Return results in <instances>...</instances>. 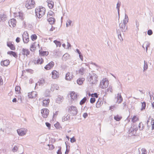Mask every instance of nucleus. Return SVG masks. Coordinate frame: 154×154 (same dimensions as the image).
Listing matches in <instances>:
<instances>
[{
	"mask_svg": "<svg viewBox=\"0 0 154 154\" xmlns=\"http://www.w3.org/2000/svg\"><path fill=\"white\" fill-rule=\"evenodd\" d=\"M141 104L142 105L141 110L142 111L145 109L146 106V103L145 102H142Z\"/></svg>",
	"mask_w": 154,
	"mask_h": 154,
	"instance_id": "c9c22d12",
	"label": "nucleus"
},
{
	"mask_svg": "<svg viewBox=\"0 0 154 154\" xmlns=\"http://www.w3.org/2000/svg\"><path fill=\"white\" fill-rule=\"evenodd\" d=\"M8 54H9L11 55H12L13 57L15 58H17V55L16 52L13 51H9L7 53Z\"/></svg>",
	"mask_w": 154,
	"mask_h": 154,
	"instance_id": "cd10ccee",
	"label": "nucleus"
},
{
	"mask_svg": "<svg viewBox=\"0 0 154 154\" xmlns=\"http://www.w3.org/2000/svg\"><path fill=\"white\" fill-rule=\"evenodd\" d=\"M22 38L23 42L25 43H27L29 40V34L27 32L25 31L22 35Z\"/></svg>",
	"mask_w": 154,
	"mask_h": 154,
	"instance_id": "423d86ee",
	"label": "nucleus"
},
{
	"mask_svg": "<svg viewBox=\"0 0 154 154\" xmlns=\"http://www.w3.org/2000/svg\"><path fill=\"white\" fill-rule=\"evenodd\" d=\"M7 45L12 50H14L15 49V48L14 45L10 42H8L7 43Z\"/></svg>",
	"mask_w": 154,
	"mask_h": 154,
	"instance_id": "b1692460",
	"label": "nucleus"
},
{
	"mask_svg": "<svg viewBox=\"0 0 154 154\" xmlns=\"http://www.w3.org/2000/svg\"><path fill=\"white\" fill-rule=\"evenodd\" d=\"M52 77L53 79H56L59 77V73L56 70H54L51 72Z\"/></svg>",
	"mask_w": 154,
	"mask_h": 154,
	"instance_id": "9d476101",
	"label": "nucleus"
},
{
	"mask_svg": "<svg viewBox=\"0 0 154 154\" xmlns=\"http://www.w3.org/2000/svg\"><path fill=\"white\" fill-rule=\"evenodd\" d=\"M48 14H49L50 16H53L54 15V13L51 11L48 12Z\"/></svg>",
	"mask_w": 154,
	"mask_h": 154,
	"instance_id": "e2e57ef3",
	"label": "nucleus"
},
{
	"mask_svg": "<svg viewBox=\"0 0 154 154\" xmlns=\"http://www.w3.org/2000/svg\"><path fill=\"white\" fill-rule=\"evenodd\" d=\"M115 108V105L111 106L109 107V109L111 110L112 111L114 110V109Z\"/></svg>",
	"mask_w": 154,
	"mask_h": 154,
	"instance_id": "338daca9",
	"label": "nucleus"
},
{
	"mask_svg": "<svg viewBox=\"0 0 154 154\" xmlns=\"http://www.w3.org/2000/svg\"><path fill=\"white\" fill-rule=\"evenodd\" d=\"M117 33L118 34V38H119V39L120 40H122V41H123V38L122 36V35H121V33H120L119 32H118V31H117Z\"/></svg>",
	"mask_w": 154,
	"mask_h": 154,
	"instance_id": "a18cd8bd",
	"label": "nucleus"
},
{
	"mask_svg": "<svg viewBox=\"0 0 154 154\" xmlns=\"http://www.w3.org/2000/svg\"><path fill=\"white\" fill-rule=\"evenodd\" d=\"M7 17L6 15L5 14H0V22H3L5 21L6 20Z\"/></svg>",
	"mask_w": 154,
	"mask_h": 154,
	"instance_id": "4be33fe9",
	"label": "nucleus"
},
{
	"mask_svg": "<svg viewBox=\"0 0 154 154\" xmlns=\"http://www.w3.org/2000/svg\"><path fill=\"white\" fill-rule=\"evenodd\" d=\"M85 80V79L83 78H79L77 80V83L79 85H81L83 83V82Z\"/></svg>",
	"mask_w": 154,
	"mask_h": 154,
	"instance_id": "c756f323",
	"label": "nucleus"
},
{
	"mask_svg": "<svg viewBox=\"0 0 154 154\" xmlns=\"http://www.w3.org/2000/svg\"><path fill=\"white\" fill-rule=\"evenodd\" d=\"M31 39L32 41H34L37 38V36L35 34L32 35L31 36Z\"/></svg>",
	"mask_w": 154,
	"mask_h": 154,
	"instance_id": "37998d69",
	"label": "nucleus"
},
{
	"mask_svg": "<svg viewBox=\"0 0 154 154\" xmlns=\"http://www.w3.org/2000/svg\"><path fill=\"white\" fill-rule=\"evenodd\" d=\"M45 12V8L43 7L36 9L35 10V14L39 18H41L44 15Z\"/></svg>",
	"mask_w": 154,
	"mask_h": 154,
	"instance_id": "f03ea898",
	"label": "nucleus"
},
{
	"mask_svg": "<svg viewBox=\"0 0 154 154\" xmlns=\"http://www.w3.org/2000/svg\"><path fill=\"white\" fill-rule=\"evenodd\" d=\"M45 83V80L44 79H42L41 80H40L36 84V86L38 84L39 85H43V84Z\"/></svg>",
	"mask_w": 154,
	"mask_h": 154,
	"instance_id": "72a5a7b5",
	"label": "nucleus"
},
{
	"mask_svg": "<svg viewBox=\"0 0 154 154\" xmlns=\"http://www.w3.org/2000/svg\"><path fill=\"white\" fill-rule=\"evenodd\" d=\"M35 2L34 0H27L25 6L28 9H30L34 7Z\"/></svg>",
	"mask_w": 154,
	"mask_h": 154,
	"instance_id": "20e7f679",
	"label": "nucleus"
},
{
	"mask_svg": "<svg viewBox=\"0 0 154 154\" xmlns=\"http://www.w3.org/2000/svg\"><path fill=\"white\" fill-rule=\"evenodd\" d=\"M10 61L9 60H6L1 62V65L4 66H7L9 64Z\"/></svg>",
	"mask_w": 154,
	"mask_h": 154,
	"instance_id": "412c9836",
	"label": "nucleus"
},
{
	"mask_svg": "<svg viewBox=\"0 0 154 154\" xmlns=\"http://www.w3.org/2000/svg\"><path fill=\"white\" fill-rule=\"evenodd\" d=\"M63 99V98L62 96L59 95L56 99V102L58 103H60L62 102Z\"/></svg>",
	"mask_w": 154,
	"mask_h": 154,
	"instance_id": "5701e85b",
	"label": "nucleus"
},
{
	"mask_svg": "<svg viewBox=\"0 0 154 154\" xmlns=\"http://www.w3.org/2000/svg\"><path fill=\"white\" fill-rule=\"evenodd\" d=\"M45 124L47 127L49 129L51 128V125L50 123L48 122H46Z\"/></svg>",
	"mask_w": 154,
	"mask_h": 154,
	"instance_id": "052dcab7",
	"label": "nucleus"
},
{
	"mask_svg": "<svg viewBox=\"0 0 154 154\" xmlns=\"http://www.w3.org/2000/svg\"><path fill=\"white\" fill-rule=\"evenodd\" d=\"M121 3L120 2H118L117 3V5H116V8L118 10V13L119 15V8H120V7L121 5Z\"/></svg>",
	"mask_w": 154,
	"mask_h": 154,
	"instance_id": "c03bdc74",
	"label": "nucleus"
},
{
	"mask_svg": "<svg viewBox=\"0 0 154 154\" xmlns=\"http://www.w3.org/2000/svg\"><path fill=\"white\" fill-rule=\"evenodd\" d=\"M39 54L41 56L47 55L48 54V53H47L46 51H41L39 50Z\"/></svg>",
	"mask_w": 154,
	"mask_h": 154,
	"instance_id": "e433bc0d",
	"label": "nucleus"
},
{
	"mask_svg": "<svg viewBox=\"0 0 154 154\" xmlns=\"http://www.w3.org/2000/svg\"><path fill=\"white\" fill-rule=\"evenodd\" d=\"M98 76L95 73L91 72L89 73L88 76V80L90 84H95L97 82Z\"/></svg>",
	"mask_w": 154,
	"mask_h": 154,
	"instance_id": "f257e3e1",
	"label": "nucleus"
},
{
	"mask_svg": "<svg viewBox=\"0 0 154 154\" xmlns=\"http://www.w3.org/2000/svg\"><path fill=\"white\" fill-rule=\"evenodd\" d=\"M36 43V42L33 43L31 45L30 48V50L32 52H34L35 50V44Z\"/></svg>",
	"mask_w": 154,
	"mask_h": 154,
	"instance_id": "2f4dec72",
	"label": "nucleus"
},
{
	"mask_svg": "<svg viewBox=\"0 0 154 154\" xmlns=\"http://www.w3.org/2000/svg\"><path fill=\"white\" fill-rule=\"evenodd\" d=\"M70 97L71 98V100L72 103L73 101L75 102L77 100V94L74 92H72L70 94Z\"/></svg>",
	"mask_w": 154,
	"mask_h": 154,
	"instance_id": "1a4fd4ad",
	"label": "nucleus"
},
{
	"mask_svg": "<svg viewBox=\"0 0 154 154\" xmlns=\"http://www.w3.org/2000/svg\"><path fill=\"white\" fill-rule=\"evenodd\" d=\"M47 2L48 3V5L50 9H52L54 6V3L51 0H47Z\"/></svg>",
	"mask_w": 154,
	"mask_h": 154,
	"instance_id": "aec40b11",
	"label": "nucleus"
},
{
	"mask_svg": "<svg viewBox=\"0 0 154 154\" xmlns=\"http://www.w3.org/2000/svg\"><path fill=\"white\" fill-rule=\"evenodd\" d=\"M91 96L92 97H94L96 98L98 97V95L97 93H95L94 94H92L91 95Z\"/></svg>",
	"mask_w": 154,
	"mask_h": 154,
	"instance_id": "0e129e2a",
	"label": "nucleus"
},
{
	"mask_svg": "<svg viewBox=\"0 0 154 154\" xmlns=\"http://www.w3.org/2000/svg\"><path fill=\"white\" fill-rule=\"evenodd\" d=\"M95 101V99L94 97L91 98L90 99V102L91 103H94Z\"/></svg>",
	"mask_w": 154,
	"mask_h": 154,
	"instance_id": "864d4df0",
	"label": "nucleus"
},
{
	"mask_svg": "<svg viewBox=\"0 0 154 154\" xmlns=\"http://www.w3.org/2000/svg\"><path fill=\"white\" fill-rule=\"evenodd\" d=\"M19 146H20L18 144L15 145L12 149V151L13 152H17L19 148Z\"/></svg>",
	"mask_w": 154,
	"mask_h": 154,
	"instance_id": "7c9ffc66",
	"label": "nucleus"
},
{
	"mask_svg": "<svg viewBox=\"0 0 154 154\" xmlns=\"http://www.w3.org/2000/svg\"><path fill=\"white\" fill-rule=\"evenodd\" d=\"M108 85L109 81L106 79H103L100 82V87L103 89L105 88L108 86Z\"/></svg>",
	"mask_w": 154,
	"mask_h": 154,
	"instance_id": "39448f33",
	"label": "nucleus"
},
{
	"mask_svg": "<svg viewBox=\"0 0 154 154\" xmlns=\"http://www.w3.org/2000/svg\"><path fill=\"white\" fill-rule=\"evenodd\" d=\"M48 21L51 25H52L55 23V19L54 18L51 17L48 19Z\"/></svg>",
	"mask_w": 154,
	"mask_h": 154,
	"instance_id": "393cba45",
	"label": "nucleus"
},
{
	"mask_svg": "<svg viewBox=\"0 0 154 154\" xmlns=\"http://www.w3.org/2000/svg\"><path fill=\"white\" fill-rule=\"evenodd\" d=\"M70 141L71 143H73L76 141V140L74 137H72L71 138Z\"/></svg>",
	"mask_w": 154,
	"mask_h": 154,
	"instance_id": "13d9d810",
	"label": "nucleus"
},
{
	"mask_svg": "<svg viewBox=\"0 0 154 154\" xmlns=\"http://www.w3.org/2000/svg\"><path fill=\"white\" fill-rule=\"evenodd\" d=\"M122 109H124L126 106V104L125 102H124L123 103V104L122 105Z\"/></svg>",
	"mask_w": 154,
	"mask_h": 154,
	"instance_id": "774afa93",
	"label": "nucleus"
},
{
	"mask_svg": "<svg viewBox=\"0 0 154 154\" xmlns=\"http://www.w3.org/2000/svg\"><path fill=\"white\" fill-rule=\"evenodd\" d=\"M48 146L50 150H52L54 148V146L52 144H49Z\"/></svg>",
	"mask_w": 154,
	"mask_h": 154,
	"instance_id": "603ef678",
	"label": "nucleus"
},
{
	"mask_svg": "<svg viewBox=\"0 0 154 154\" xmlns=\"http://www.w3.org/2000/svg\"><path fill=\"white\" fill-rule=\"evenodd\" d=\"M120 29L122 32H125L127 29V26L124 23H120L119 24Z\"/></svg>",
	"mask_w": 154,
	"mask_h": 154,
	"instance_id": "f8f14e48",
	"label": "nucleus"
},
{
	"mask_svg": "<svg viewBox=\"0 0 154 154\" xmlns=\"http://www.w3.org/2000/svg\"><path fill=\"white\" fill-rule=\"evenodd\" d=\"M54 42L55 43V44L56 45V46L57 47V46L60 47L61 45V43L59 41H58L56 40H55L54 41Z\"/></svg>",
	"mask_w": 154,
	"mask_h": 154,
	"instance_id": "58836bf2",
	"label": "nucleus"
},
{
	"mask_svg": "<svg viewBox=\"0 0 154 154\" xmlns=\"http://www.w3.org/2000/svg\"><path fill=\"white\" fill-rule=\"evenodd\" d=\"M69 55L68 54H65L63 56V58L65 60L69 58Z\"/></svg>",
	"mask_w": 154,
	"mask_h": 154,
	"instance_id": "a19ab883",
	"label": "nucleus"
},
{
	"mask_svg": "<svg viewBox=\"0 0 154 154\" xmlns=\"http://www.w3.org/2000/svg\"><path fill=\"white\" fill-rule=\"evenodd\" d=\"M100 103L101 102H100L98 100L96 104V107L97 108H99L100 106Z\"/></svg>",
	"mask_w": 154,
	"mask_h": 154,
	"instance_id": "3c124183",
	"label": "nucleus"
},
{
	"mask_svg": "<svg viewBox=\"0 0 154 154\" xmlns=\"http://www.w3.org/2000/svg\"><path fill=\"white\" fill-rule=\"evenodd\" d=\"M142 154H146V149H142Z\"/></svg>",
	"mask_w": 154,
	"mask_h": 154,
	"instance_id": "69168bd1",
	"label": "nucleus"
},
{
	"mask_svg": "<svg viewBox=\"0 0 154 154\" xmlns=\"http://www.w3.org/2000/svg\"><path fill=\"white\" fill-rule=\"evenodd\" d=\"M29 51L28 49L24 48L22 49L21 52V53L22 55H26L27 56L29 54Z\"/></svg>",
	"mask_w": 154,
	"mask_h": 154,
	"instance_id": "f3484780",
	"label": "nucleus"
},
{
	"mask_svg": "<svg viewBox=\"0 0 154 154\" xmlns=\"http://www.w3.org/2000/svg\"><path fill=\"white\" fill-rule=\"evenodd\" d=\"M41 113L44 118H46L49 114V110L46 108L43 109L41 110Z\"/></svg>",
	"mask_w": 154,
	"mask_h": 154,
	"instance_id": "6e6552de",
	"label": "nucleus"
},
{
	"mask_svg": "<svg viewBox=\"0 0 154 154\" xmlns=\"http://www.w3.org/2000/svg\"><path fill=\"white\" fill-rule=\"evenodd\" d=\"M59 89V87L56 84H54L52 86L51 90V91H54V90H58Z\"/></svg>",
	"mask_w": 154,
	"mask_h": 154,
	"instance_id": "bb28decb",
	"label": "nucleus"
},
{
	"mask_svg": "<svg viewBox=\"0 0 154 154\" xmlns=\"http://www.w3.org/2000/svg\"><path fill=\"white\" fill-rule=\"evenodd\" d=\"M36 95V92L33 91L28 93V95L29 98H33L35 97Z\"/></svg>",
	"mask_w": 154,
	"mask_h": 154,
	"instance_id": "a211bd4d",
	"label": "nucleus"
},
{
	"mask_svg": "<svg viewBox=\"0 0 154 154\" xmlns=\"http://www.w3.org/2000/svg\"><path fill=\"white\" fill-rule=\"evenodd\" d=\"M68 112L72 116L76 115L78 113V109L75 106H71L68 109Z\"/></svg>",
	"mask_w": 154,
	"mask_h": 154,
	"instance_id": "7ed1b4c3",
	"label": "nucleus"
},
{
	"mask_svg": "<svg viewBox=\"0 0 154 154\" xmlns=\"http://www.w3.org/2000/svg\"><path fill=\"white\" fill-rule=\"evenodd\" d=\"M20 88L19 86H17L15 88V90L16 92H17L18 93L20 92Z\"/></svg>",
	"mask_w": 154,
	"mask_h": 154,
	"instance_id": "de8ad7c7",
	"label": "nucleus"
},
{
	"mask_svg": "<svg viewBox=\"0 0 154 154\" xmlns=\"http://www.w3.org/2000/svg\"><path fill=\"white\" fill-rule=\"evenodd\" d=\"M54 126L57 128H59L60 127V124L59 123H57L55 124Z\"/></svg>",
	"mask_w": 154,
	"mask_h": 154,
	"instance_id": "680f3d73",
	"label": "nucleus"
},
{
	"mask_svg": "<svg viewBox=\"0 0 154 154\" xmlns=\"http://www.w3.org/2000/svg\"><path fill=\"white\" fill-rule=\"evenodd\" d=\"M54 65V62L53 61H51L45 67V69L46 70H49L53 68Z\"/></svg>",
	"mask_w": 154,
	"mask_h": 154,
	"instance_id": "ddd939ff",
	"label": "nucleus"
},
{
	"mask_svg": "<svg viewBox=\"0 0 154 154\" xmlns=\"http://www.w3.org/2000/svg\"><path fill=\"white\" fill-rule=\"evenodd\" d=\"M152 125V130H153L154 129V120H152L151 122Z\"/></svg>",
	"mask_w": 154,
	"mask_h": 154,
	"instance_id": "4d7b16f0",
	"label": "nucleus"
},
{
	"mask_svg": "<svg viewBox=\"0 0 154 154\" xmlns=\"http://www.w3.org/2000/svg\"><path fill=\"white\" fill-rule=\"evenodd\" d=\"M70 119L69 115H65L62 118V121L63 122L69 120Z\"/></svg>",
	"mask_w": 154,
	"mask_h": 154,
	"instance_id": "c85d7f7f",
	"label": "nucleus"
},
{
	"mask_svg": "<svg viewBox=\"0 0 154 154\" xmlns=\"http://www.w3.org/2000/svg\"><path fill=\"white\" fill-rule=\"evenodd\" d=\"M116 98H117L116 103L119 104L121 103L122 102L123 99L120 94L118 93L117 94Z\"/></svg>",
	"mask_w": 154,
	"mask_h": 154,
	"instance_id": "6ab92c4d",
	"label": "nucleus"
},
{
	"mask_svg": "<svg viewBox=\"0 0 154 154\" xmlns=\"http://www.w3.org/2000/svg\"><path fill=\"white\" fill-rule=\"evenodd\" d=\"M147 34L149 35H151L152 34V32L151 29H149L148 30Z\"/></svg>",
	"mask_w": 154,
	"mask_h": 154,
	"instance_id": "6e6d98bb",
	"label": "nucleus"
},
{
	"mask_svg": "<svg viewBox=\"0 0 154 154\" xmlns=\"http://www.w3.org/2000/svg\"><path fill=\"white\" fill-rule=\"evenodd\" d=\"M65 144L66 145V151L65 152V154H68L69 152V149H68L67 145L66 144V142H65Z\"/></svg>",
	"mask_w": 154,
	"mask_h": 154,
	"instance_id": "5fc2aeb1",
	"label": "nucleus"
},
{
	"mask_svg": "<svg viewBox=\"0 0 154 154\" xmlns=\"http://www.w3.org/2000/svg\"><path fill=\"white\" fill-rule=\"evenodd\" d=\"M72 22L71 20H68L66 22V26L68 27L70 25Z\"/></svg>",
	"mask_w": 154,
	"mask_h": 154,
	"instance_id": "49530a36",
	"label": "nucleus"
},
{
	"mask_svg": "<svg viewBox=\"0 0 154 154\" xmlns=\"http://www.w3.org/2000/svg\"><path fill=\"white\" fill-rule=\"evenodd\" d=\"M122 118V117L119 116L118 115L115 116L114 118V119L117 121H119Z\"/></svg>",
	"mask_w": 154,
	"mask_h": 154,
	"instance_id": "ea45409f",
	"label": "nucleus"
},
{
	"mask_svg": "<svg viewBox=\"0 0 154 154\" xmlns=\"http://www.w3.org/2000/svg\"><path fill=\"white\" fill-rule=\"evenodd\" d=\"M87 100V98L86 97H85L80 102V104L81 105H82L84 104L86 100Z\"/></svg>",
	"mask_w": 154,
	"mask_h": 154,
	"instance_id": "4c0bfd02",
	"label": "nucleus"
},
{
	"mask_svg": "<svg viewBox=\"0 0 154 154\" xmlns=\"http://www.w3.org/2000/svg\"><path fill=\"white\" fill-rule=\"evenodd\" d=\"M128 18H127L126 19H124L123 20V22L121 23H124V24L126 25V24L128 22Z\"/></svg>",
	"mask_w": 154,
	"mask_h": 154,
	"instance_id": "09e8293b",
	"label": "nucleus"
},
{
	"mask_svg": "<svg viewBox=\"0 0 154 154\" xmlns=\"http://www.w3.org/2000/svg\"><path fill=\"white\" fill-rule=\"evenodd\" d=\"M27 131V130L24 128H21L17 130L18 135L21 136H23L25 135Z\"/></svg>",
	"mask_w": 154,
	"mask_h": 154,
	"instance_id": "0eeeda50",
	"label": "nucleus"
},
{
	"mask_svg": "<svg viewBox=\"0 0 154 154\" xmlns=\"http://www.w3.org/2000/svg\"><path fill=\"white\" fill-rule=\"evenodd\" d=\"M138 119L137 118L136 116H134L132 119V121L133 122H135Z\"/></svg>",
	"mask_w": 154,
	"mask_h": 154,
	"instance_id": "8fccbe9b",
	"label": "nucleus"
},
{
	"mask_svg": "<svg viewBox=\"0 0 154 154\" xmlns=\"http://www.w3.org/2000/svg\"><path fill=\"white\" fill-rule=\"evenodd\" d=\"M85 71V69L83 67H81V68L79 69L78 71L79 73L81 75H83Z\"/></svg>",
	"mask_w": 154,
	"mask_h": 154,
	"instance_id": "473e14b6",
	"label": "nucleus"
},
{
	"mask_svg": "<svg viewBox=\"0 0 154 154\" xmlns=\"http://www.w3.org/2000/svg\"><path fill=\"white\" fill-rule=\"evenodd\" d=\"M43 62L44 60L42 58H41V59L39 58L37 60L36 63L37 64H42L43 63Z\"/></svg>",
	"mask_w": 154,
	"mask_h": 154,
	"instance_id": "79ce46f5",
	"label": "nucleus"
},
{
	"mask_svg": "<svg viewBox=\"0 0 154 154\" xmlns=\"http://www.w3.org/2000/svg\"><path fill=\"white\" fill-rule=\"evenodd\" d=\"M137 129V127L135 125H133L130 128L129 130L128 131L130 133H132V134H134L135 133Z\"/></svg>",
	"mask_w": 154,
	"mask_h": 154,
	"instance_id": "dca6fc26",
	"label": "nucleus"
},
{
	"mask_svg": "<svg viewBox=\"0 0 154 154\" xmlns=\"http://www.w3.org/2000/svg\"><path fill=\"white\" fill-rule=\"evenodd\" d=\"M150 43L148 41H145L142 46V48L144 49H145V47L146 48V53H147L148 48L150 46Z\"/></svg>",
	"mask_w": 154,
	"mask_h": 154,
	"instance_id": "4468645a",
	"label": "nucleus"
},
{
	"mask_svg": "<svg viewBox=\"0 0 154 154\" xmlns=\"http://www.w3.org/2000/svg\"><path fill=\"white\" fill-rule=\"evenodd\" d=\"M144 64L143 66V71L146 70L148 68V65L147 62H146L145 60L144 61Z\"/></svg>",
	"mask_w": 154,
	"mask_h": 154,
	"instance_id": "f704fd0d",
	"label": "nucleus"
},
{
	"mask_svg": "<svg viewBox=\"0 0 154 154\" xmlns=\"http://www.w3.org/2000/svg\"><path fill=\"white\" fill-rule=\"evenodd\" d=\"M139 127V129L140 130H141L143 129V124L141 123H140L138 125Z\"/></svg>",
	"mask_w": 154,
	"mask_h": 154,
	"instance_id": "bf43d9fd",
	"label": "nucleus"
},
{
	"mask_svg": "<svg viewBox=\"0 0 154 154\" xmlns=\"http://www.w3.org/2000/svg\"><path fill=\"white\" fill-rule=\"evenodd\" d=\"M9 26L11 27H14L16 26V20L14 19H12L9 20Z\"/></svg>",
	"mask_w": 154,
	"mask_h": 154,
	"instance_id": "9b49d317",
	"label": "nucleus"
},
{
	"mask_svg": "<svg viewBox=\"0 0 154 154\" xmlns=\"http://www.w3.org/2000/svg\"><path fill=\"white\" fill-rule=\"evenodd\" d=\"M50 102V100L49 99L47 100H45L43 101V106H48Z\"/></svg>",
	"mask_w": 154,
	"mask_h": 154,
	"instance_id": "a878e982",
	"label": "nucleus"
},
{
	"mask_svg": "<svg viewBox=\"0 0 154 154\" xmlns=\"http://www.w3.org/2000/svg\"><path fill=\"white\" fill-rule=\"evenodd\" d=\"M73 77H74V76L73 74L68 72L66 75L65 79L67 80H70Z\"/></svg>",
	"mask_w": 154,
	"mask_h": 154,
	"instance_id": "2eb2a0df",
	"label": "nucleus"
}]
</instances>
